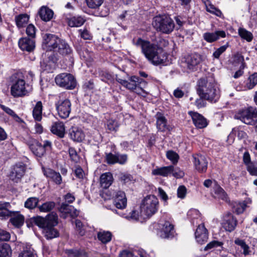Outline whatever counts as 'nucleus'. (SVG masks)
Returning a JSON list of instances; mask_svg holds the SVG:
<instances>
[{
    "mask_svg": "<svg viewBox=\"0 0 257 257\" xmlns=\"http://www.w3.org/2000/svg\"><path fill=\"white\" fill-rule=\"evenodd\" d=\"M136 45L141 48L145 57L155 65L163 64L167 59V56L163 49L157 45L144 41L141 38L138 39Z\"/></svg>",
    "mask_w": 257,
    "mask_h": 257,
    "instance_id": "1",
    "label": "nucleus"
},
{
    "mask_svg": "<svg viewBox=\"0 0 257 257\" xmlns=\"http://www.w3.org/2000/svg\"><path fill=\"white\" fill-rule=\"evenodd\" d=\"M33 222L39 227L43 229L45 237L52 239L59 236V231L54 228L58 224V216L54 212L48 214L46 217L37 216L32 218Z\"/></svg>",
    "mask_w": 257,
    "mask_h": 257,
    "instance_id": "2",
    "label": "nucleus"
},
{
    "mask_svg": "<svg viewBox=\"0 0 257 257\" xmlns=\"http://www.w3.org/2000/svg\"><path fill=\"white\" fill-rule=\"evenodd\" d=\"M197 93L200 97L210 102H215L219 98L216 84L212 78H201L197 82Z\"/></svg>",
    "mask_w": 257,
    "mask_h": 257,
    "instance_id": "3",
    "label": "nucleus"
},
{
    "mask_svg": "<svg viewBox=\"0 0 257 257\" xmlns=\"http://www.w3.org/2000/svg\"><path fill=\"white\" fill-rule=\"evenodd\" d=\"M152 25L157 32L165 34L171 33L175 28V23L173 20L166 15L155 17L153 18Z\"/></svg>",
    "mask_w": 257,
    "mask_h": 257,
    "instance_id": "4",
    "label": "nucleus"
},
{
    "mask_svg": "<svg viewBox=\"0 0 257 257\" xmlns=\"http://www.w3.org/2000/svg\"><path fill=\"white\" fill-rule=\"evenodd\" d=\"M158 205V199L155 196H147L141 204L140 215L144 219L150 217L157 212Z\"/></svg>",
    "mask_w": 257,
    "mask_h": 257,
    "instance_id": "5",
    "label": "nucleus"
},
{
    "mask_svg": "<svg viewBox=\"0 0 257 257\" xmlns=\"http://www.w3.org/2000/svg\"><path fill=\"white\" fill-rule=\"evenodd\" d=\"M234 118L245 124L255 125L257 122V110L252 107L240 110L235 114Z\"/></svg>",
    "mask_w": 257,
    "mask_h": 257,
    "instance_id": "6",
    "label": "nucleus"
},
{
    "mask_svg": "<svg viewBox=\"0 0 257 257\" xmlns=\"http://www.w3.org/2000/svg\"><path fill=\"white\" fill-rule=\"evenodd\" d=\"M55 80L57 85L68 89H74L76 85L74 76L70 73L60 74L55 77Z\"/></svg>",
    "mask_w": 257,
    "mask_h": 257,
    "instance_id": "7",
    "label": "nucleus"
},
{
    "mask_svg": "<svg viewBox=\"0 0 257 257\" xmlns=\"http://www.w3.org/2000/svg\"><path fill=\"white\" fill-rule=\"evenodd\" d=\"M11 93L14 97H21L27 95L28 92L26 88L25 81L21 78L14 80L11 87Z\"/></svg>",
    "mask_w": 257,
    "mask_h": 257,
    "instance_id": "8",
    "label": "nucleus"
},
{
    "mask_svg": "<svg viewBox=\"0 0 257 257\" xmlns=\"http://www.w3.org/2000/svg\"><path fill=\"white\" fill-rule=\"evenodd\" d=\"M58 115L63 119L69 117L71 111V103L68 99L59 100L55 104Z\"/></svg>",
    "mask_w": 257,
    "mask_h": 257,
    "instance_id": "9",
    "label": "nucleus"
},
{
    "mask_svg": "<svg viewBox=\"0 0 257 257\" xmlns=\"http://www.w3.org/2000/svg\"><path fill=\"white\" fill-rule=\"evenodd\" d=\"M201 61V56L198 54H193L185 56L182 61L183 67L194 71Z\"/></svg>",
    "mask_w": 257,
    "mask_h": 257,
    "instance_id": "10",
    "label": "nucleus"
},
{
    "mask_svg": "<svg viewBox=\"0 0 257 257\" xmlns=\"http://www.w3.org/2000/svg\"><path fill=\"white\" fill-rule=\"evenodd\" d=\"M59 211L60 212V217L66 219L68 217L74 218L78 216V211L72 205L67 204L66 202L62 203L60 207Z\"/></svg>",
    "mask_w": 257,
    "mask_h": 257,
    "instance_id": "11",
    "label": "nucleus"
},
{
    "mask_svg": "<svg viewBox=\"0 0 257 257\" xmlns=\"http://www.w3.org/2000/svg\"><path fill=\"white\" fill-rule=\"evenodd\" d=\"M61 39L57 36L52 34H46L44 37L43 42V46L47 50L51 51L57 48L58 45L59 44Z\"/></svg>",
    "mask_w": 257,
    "mask_h": 257,
    "instance_id": "12",
    "label": "nucleus"
},
{
    "mask_svg": "<svg viewBox=\"0 0 257 257\" xmlns=\"http://www.w3.org/2000/svg\"><path fill=\"white\" fill-rule=\"evenodd\" d=\"M25 167L22 164H16L13 166L10 172L9 177L11 180L16 183L19 182L24 175Z\"/></svg>",
    "mask_w": 257,
    "mask_h": 257,
    "instance_id": "13",
    "label": "nucleus"
},
{
    "mask_svg": "<svg viewBox=\"0 0 257 257\" xmlns=\"http://www.w3.org/2000/svg\"><path fill=\"white\" fill-rule=\"evenodd\" d=\"M70 138L75 142H81L85 139V134L83 130L77 126H72L68 131Z\"/></svg>",
    "mask_w": 257,
    "mask_h": 257,
    "instance_id": "14",
    "label": "nucleus"
},
{
    "mask_svg": "<svg viewBox=\"0 0 257 257\" xmlns=\"http://www.w3.org/2000/svg\"><path fill=\"white\" fill-rule=\"evenodd\" d=\"M195 169L199 172H205L207 170L208 162L206 158L201 155L193 156Z\"/></svg>",
    "mask_w": 257,
    "mask_h": 257,
    "instance_id": "15",
    "label": "nucleus"
},
{
    "mask_svg": "<svg viewBox=\"0 0 257 257\" xmlns=\"http://www.w3.org/2000/svg\"><path fill=\"white\" fill-rule=\"evenodd\" d=\"M114 197V205L118 209L125 208L127 204V199L123 191H117L113 195Z\"/></svg>",
    "mask_w": 257,
    "mask_h": 257,
    "instance_id": "16",
    "label": "nucleus"
},
{
    "mask_svg": "<svg viewBox=\"0 0 257 257\" xmlns=\"http://www.w3.org/2000/svg\"><path fill=\"white\" fill-rule=\"evenodd\" d=\"M19 46L20 49L23 51L31 52L33 51L35 48V42L34 39L24 37L19 40Z\"/></svg>",
    "mask_w": 257,
    "mask_h": 257,
    "instance_id": "17",
    "label": "nucleus"
},
{
    "mask_svg": "<svg viewBox=\"0 0 257 257\" xmlns=\"http://www.w3.org/2000/svg\"><path fill=\"white\" fill-rule=\"evenodd\" d=\"M195 238L197 241L202 244L207 241L208 239V233L206 228L204 224H201L198 225L195 233Z\"/></svg>",
    "mask_w": 257,
    "mask_h": 257,
    "instance_id": "18",
    "label": "nucleus"
},
{
    "mask_svg": "<svg viewBox=\"0 0 257 257\" xmlns=\"http://www.w3.org/2000/svg\"><path fill=\"white\" fill-rule=\"evenodd\" d=\"M44 175L48 178L50 179L57 185H60L62 182V177L59 172L50 169H43Z\"/></svg>",
    "mask_w": 257,
    "mask_h": 257,
    "instance_id": "19",
    "label": "nucleus"
},
{
    "mask_svg": "<svg viewBox=\"0 0 257 257\" xmlns=\"http://www.w3.org/2000/svg\"><path fill=\"white\" fill-rule=\"evenodd\" d=\"M189 113L192 117L194 125L197 127L202 128L207 126V120L202 115L192 111L189 112Z\"/></svg>",
    "mask_w": 257,
    "mask_h": 257,
    "instance_id": "20",
    "label": "nucleus"
},
{
    "mask_svg": "<svg viewBox=\"0 0 257 257\" xmlns=\"http://www.w3.org/2000/svg\"><path fill=\"white\" fill-rule=\"evenodd\" d=\"M236 224V219L231 213H228L224 217L223 227L226 231L231 232L235 229Z\"/></svg>",
    "mask_w": 257,
    "mask_h": 257,
    "instance_id": "21",
    "label": "nucleus"
},
{
    "mask_svg": "<svg viewBox=\"0 0 257 257\" xmlns=\"http://www.w3.org/2000/svg\"><path fill=\"white\" fill-rule=\"evenodd\" d=\"M174 227L173 225L169 221H166L163 224L159 232L161 238H169L173 235Z\"/></svg>",
    "mask_w": 257,
    "mask_h": 257,
    "instance_id": "22",
    "label": "nucleus"
},
{
    "mask_svg": "<svg viewBox=\"0 0 257 257\" xmlns=\"http://www.w3.org/2000/svg\"><path fill=\"white\" fill-rule=\"evenodd\" d=\"M225 33L223 31H217L214 33L207 32L203 34L204 39L209 43H212L218 40L219 38H224Z\"/></svg>",
    "mask_w": 257,
    "mask_h": 257,
    "instance_id": "23",
    "label": "nucleus"
},
{
    "mask_svg": "<svg viewBox=\"0 0 257 257\" xmlns=\"http://www.w3.org/2000/svg\"><path fill=\"white\" fill-rule=\"evenodd\" d=\"M38 14L43 21L48 22L52 19L54 13L53 11L48 7L42 6L40 9Z\"/></svg>",
    "mask_w": 257,
    "mask_h": 257,
    "instance_id": "24",
    "label": "nucleus"
},
{
    "mask_svg": "<svg viewBox=\"0 0 257 257\" xmlns=\"http://www.w3.org/2000/svg\"><path fill=\"white\" fill-rule=\"evenodd\" d=\"M251 200L249 198L246 199L243 202H235L233 204V211L237 214L242 213L248 206V204H251Z\"/></svg>",
    "mask_w": 257,
    "mask_h": 257,
    "instance_id": "25",
    "label": "nucleus"
},
{
    "mask_svg": "<svg viewBox=\"0 0 257 257\" xmlns=\"http://www.w3.org/2000/svg\"><path fill=\"white\" fill-rule=\"evenodd\" d=\"M113 178L110 172L102 174L100 178V183L101 187L104 189L108 188L112 183Z\"/></svg>",
    "mask_w": 257,
    "mask_h": 257,
    "instance_id": "26",
    "label": "nucleus"
},
{
    "mask_svg": "<svg viewBox=\"0 0 257 257\" xmlns=\"http://www.w3.org/2000/svg\"><path fill=\"white\" fill-rule=\"evenodd\" d=\"M52 133L62 138L65 135V126L63 122L58 121L54 122L51 126Z\"/></svg>",
    "mask_w": 257,
    "mask_h": 257,
    "instance_id": "27",
    "label": "nucleus"
},
{
    "mask_svg": "<svg viewBox=\"0 0 257 257\" xmlns=\"http://www.w3.org/2000/svg\"><path fill=\"white\" fill-rule=\"evenodd\" d=\"M129 81H127L125 87L132 91L134 90L138 85H141L142 83L146 84V81L136 76H131Z\"/></svg>",
    "mask_w": 257,
    "mask_h": 257,
    "instance_id": "28",
    "label": "nucleus"
},
{
    "mask_svg": "<svg viewBox=\"0 0 257 257\" xmlns=\"http://www.w3.org/2000/svg\"><path fill=\"white\" fill-rule=\"evenodd\" d=\"M10 222L16 227L19 228L24 222V217L18 212H13L11 215Z\"/></svg>",
    "mask_w": 257,
    "mask_h": 257,
    "instance_id": "29",
    "label": "nucleus"
},
{
    "mask_svg": "<svg viewBox=\"0 0 257 257\" xmlns=\"http://www.w3.org/2000/svg\"><path fill=\"white\" fill-rule=\"evenodd\" d=\"M173 171V166H169L156 168L152 171L154 175H160L167 177Z\"/></svg>",
    "mask_w": 257,
    "mask_h": 257,
    "instance_id": "30",
    "label": "nucleus"
},
{
    "mask_svg": "<svg viewBox=\"0 0 257 257\" xmlns=\"http://www.w3.org/2000/svg\"><path fill=\"white\" fill-rule=\"evenodd\" d=\"M167 120L161 113H159L157 114L156 125L158 131L164 132L168 128L167 125Z\"/></svg>",
    "mask_w": 257,
    "mask_h": 257,
    "instance_id": "31",
    "label": "nucleus"
},
{
    "mask_svg": "<svg viewBox=\"0 0 257 257\" xmlns=\"http://www.w3.org/2000/svg\"><path fill=\"white\" fill-rule=\"evenodd\" d=\"M30 148L33 154L39 157H41L45 153V149L42 147V145L37 142H35Z\"/></svg>",
    "mask_w": 257,
    "mask_h": 257,
    "instance_id": "32",
    "label": "nucleus"
},
{
    "mask_svg": "<svg viewBox=\"0 0 257 257\" xmlns=\"http://www.w3.org/2000/svg\"><path fill=\"white\" fill-rule=\"evenodd\" d=\"M43 104L41 101H38L33 110V116L36 121L41 120L42 116Z\"/></svg>",
    "mask_w": 257,
    "mask_h": 257,
    "instance_id": "33",
    "label": "nucleus"
},
{
    "mask_svg": "<svg viewBox=\"0 0 257 257\" xmlns=\"http://www.w3.org/2000/svg\"><path fill=\"white\" fill-rule=\"evenodd\" d=\"M10 204L8 202L0 203V219H4L11 216L13 212L9 210Z\"/></svg>",
    "mask_w": 257,
    "mask_h": 257,
    "instance_id": "34",
    "label": "nucleus"
},
{
    "mask_svg": "<svg viewBox=\"0 0 257 257\" xmlns=\"http://www.w3.org/2000/svg\"><path fill=\"white\" fill-rule=\"evenodd\" d=\"M58 52L62 55L70 54L72 50L69 45L64 40H61L59 44L58 45Z\"/></svg>",
    "mask_w": 257,
    "mask_h": 257,
    "instance_id": "35",
    "label": "nucleus"
},
{
    "mask_svg": "<svg viewBox=\"0 0 257 257\" xmlns=\"http://www.w3.org/2000/svg\"><path fill=\"white\" fill-rule=\"evenodd\" d=\"M97 236L99 241L102 243L106 244L111 240L112 234L108 231L101 230L97 232Z\"/></svg>",
    "mask_w": 257,
    "mask_h": 257,
    "instance_id": "36",
    "label": "nucleus"
},
{
    "mask_svg": "<svg viewBox=\"0 0 257 257\" xmlns=\"http://www.w3.org/2000/svg\"><path fill=\"white\" fill-rule=\"evenodd\" d=\"M29 20V16L26 14H20L15 17L16 25L19 28L25 27Z\"/></svg>",
    "mask_w": 257,
    "mask_h": 257,
    "instance_id": "37",
    "label": "nucleus"
},
{
    "mask_svg": "<svg viewBox=\"0 0 257 257\" xmlns=\"http://www.w3.org/2000/svg\"><path fill=\"white\" fill-rule=\"evenodd\" d=\"M12 249L9 244L3 243L0 244V257H11Z\"/></svg>",
    "mask_w": 257,
    "mask_h": 257,
    "instance_id": "38",
    "label": "nucleus"
},
{
    "mask_svg": "<svg viewBox=\"0 0 257 257\" xmlns=\"http://www.w3.org/2000/svg\"><path fill=\"white\" fill-rule=\"evenodd\" d=\"M85 22L83 18L80 16L73 17L68 19V24L70 27H80L82 26Z\"/></svg>",
    "mask_w": 257,
    "mask_h": 257,
    "instance_id": "39",
    "label": "nucleus"
},
{
    "mask_svg": "<svg viewBox=\"0 0 257 257\" xmlns=\"http://www.w3.org/2000/svg\"><path fill=\"white\" fill-rule=\"evenodd\" d=\"M214 193L213 196L214 198L221 199L223 200L227 201V197L226 193L223 189L218 185L214 187Z\"/></svg>",
    "mask_w": 257,
    "mask_h": 257,
    "instance_id": "40",
    "label": "nucleus"
},
{
    "mask_svg": "<svg viewBox=\"0 0 257 257\" xmlns=\"http://www.w3.org/2000/svg\"><path fill=\"white\" fill-rule=\"evenodd\" d=\"M55 203L53 201H48L38 207L40 212H48L51 211L55 207Z\"/></svg>",
    "mask_w": 257,
    "mask_h": 257,
    "instance_id": "41",
    "label": "nucleus"
},
{
    "mask_svg": "<svg viewBox=\"0 0 257 257\" xmlns=\"http://www.w3.org/2000/svg\"><path fill=\"white\" fill-rule=\"evenodd\" d=\"M238 34L241 38L245 40L247 42H250L253 39L252 33L244 28L238 29Z\"/></svg>",
    "mask_w": 257,
    "mask_h": 257,
    "instance_id": "42",
    "label": "nucleus"
},
{
    "mask_svg": "<svg viewBox=\"0 0 257 257\" xmlns=\"http://www.w3.org/2000/svg\"><path fill=\"white\" fill-rule=\"evenodd\" d=\"M39 200L37 197L29 198L25 203V207L29 209H33L37 206Z\"/></svg>",
    "mask_w": 257,
    "mask_h": 257,
    "instance_id": "43",
    "label": "nucleus"
},
{
    "mask_svg": "<svg viewBox=\"0 0 257 257\" xmlns=\"http://www.w3.org/2000/svg\"><path fill=\"white\" fill-rule=\"evenodd\" d=\"M257 84V73H254L251 75L248 79V82L246 84V87L248 89H251Z\"/></svg>",
    "mask_w": 257,
    "mask_h": 257,
    "instance_id": "44",
    "label": "nucleus"
},
{
    "mask_svg": "<svg viewBox=\"0 0 257 257\" xmlns=\"http://www.w3.org/2000/svg\"><path fill=\"white\" fill-rule=\"evenodd\" d=\"M119 180L124 184H130L134 181L133 177L132 175L124 173L120 174Z\"/></svg>",
    "mask_w": 257,
    "mask_h": 257,
    "instance_id": "45",
    "label": "nucleus"
},
{
    "mask_svg": "<svg viewBox=\"0 0 257 257\" xmlns=\"http://www.w3.org/2000/svg\"><path fill=\"white\" fill-rule=\"evenodd\" d=\"M88 7L91 9H97L103 4L104 0H86Z\"/></svg>",
    "mask_w": 257,
    "mask_h": 257,
    "instance_id": "46",
    "label": "nucleus"
},
{
    "mask_svg": "<svg viewBox=\"0 0 257 257\" xmlns=\"http://www.w3.org/2000/svg\"><path fill=\"white\" fill-rule=\"evenodd\" d=\"M107 128L110 131L116 132L119 126L117 121L114 119H110L107 120Z\"/></svg>",
    "mask_w": 257,
    "mask_h": 257,
    "instance_id": "47",
    "label": "nucleus"
},
{
    "mask_svg": "<svg viewBox=\"0 0 257 257\" xmlns=\"http://www.w3.org/2000/svg\"><path fill=\"white\" fill-rule=\"evenodd\" d=\"M234 243L240 246L243 249V253L244 254H247L248 253V246L246 244L245 242L239 238H236L234 240Z\"/></svg>",
    "mask_w": 257,
    "mask_h": 257,
    "instance_id": "48",
    "label": "nucleus"
},
{
    "mask_svg": "<svg viewBox=\"0 0 257 257\" xmlns=\"http://www.w3.org/2000/svg\"><path fill=\"white\" fill-rule=\"evenodd\" d=\"M36 32V28L33 25L29 24L27 26L26 33L29 37L31 38V39H34L35 38Z\"/></svg>",
    "mask_w": 257,
    "mask_h": 257,
    "instance_id": "49",
    "label": "nucleus"
},
{
    "mask_svg": "<svg viewBox=\"0 0 257 257\" xmlns=\"http://www.w3.org/2000/svg\"><path fill=\"white\" fill-rule=\"evenodd\" d=\"M120 257H144L143 255L138 252H132L127 250H123L120 254Z\"/></svg>",
    "mask_w": 257,
    "mask_h": 257,
    "instance_id": "50",
    "label": "nucleus"
},
{
    "mask_svg": "<svg viewBox=\"0 0 257 257\" xmlns=\"http://www.w3.org/2000/svg\"><path fill=\"white\" fill-rule=\"evenodd\" d=\"M167 158L171 161L173 164L176 163L179 159L178 155L173 151H169L166 153Z\"/></svg>",
    "mask_w": 257,
    "mask_h": 257,
    "instance_id": "51",
    "label": "nucleus"
},
{
    "mask_svg": "<svg viewBox=\"0 0 257 257\" xmlns=\"http://www.w3.org/2000/svg\"><path fill=\"white\" fill-rule=\"evenodd\" d=\"M247 169L251 175L257 176V162L249 164Z\"/></svg>",
    "mask_w": 257,
    "mask_h": 257,
    "instance_id": "52",
    "label": "nucleus"
},
{
    "mask_svg": "<svg viewBox=\"0 0 257 257\" xmlns=\"http://www.w3.org/2000/svg\"><path fill=\"white\" fill-rule=\"evenodd\" d=\"M233 61L236 63H241L242 68L243 69L245 67V63L244 62V57L240 54L237 53L234 55L233 57Z\"/></svg>",
    "mask_w": 257,
    "mask_h": 257,
    "instance_id": "53",
    "label": "nucleus"
},
{
    "mask_svg": "<svg viewBox=\"0 0 257 257\" xmlns=\"http://www.w3.org/2000/svg\"><path fill=\"white\" fill-rule=\"evenodd\" d=\"M76 229L78 233L81 235L83 236L85 234V230L83 228V225L82 223L79 220H75Z\"/></svg>",
    "mask_w": 257,
    "mask_h": 257,
    "instance_id": "54",
    "label": "nucleus"
},
{
    "mask_svg": "<svg viewBox=\"0 0 257 257\" xmlns=\"http://www.w3.org/2000/svg\"><path fill=\"white\" fill-rule=\"evenodd\" d=\"M117 155L108 153L106 154V160L108 164H113L117 163Z\"/></svg>",
    "mask_w": 257,
    "mask_h": 257,
    "instance_id": "55",
    "label": "nucleus"
},
{
    "mask_svg": "<svg viewBox=\"0 0 257 257\" xmlns=\"http://www.w3.org/2000/svg\"><path fill=\"white\" fill-rule=\"evenodd\" d=\"M228 47V45H225L221 46L219 48H218L213 54V56L215 58H219L220 56L225 51L227 48Z\"/></svg>",
    "mask_w": 257,
    "mask_h": 257,
    "instance_id": "56",
    "label": "nucleus"
},
{
    "mask_svg": "<svg viewBox=\"0 0 257 257\" xmlns=\"http://www.w3.org/2000/svg\"><path fill=\"white\" fill-rule=\"evenodd\" d=\"M20 255L21 257H37L35 251L31 249L24 250Z\"/></svg>",
    "mask_w": 257,
    "mask_h": 257,
    "instance_id": "57",
    "label": "nucleus"
},
{
    "mask_svg": "<svg viewBox=\"0 0 257 257\" xmlns=\"http://www.w3.org/2000/svg\"><path fill=\"white\" fill-rule=\"evenodd\" d=\"M222 244L223 243L222 242L213 240L207 244V245L205 247L204 250H207L214 247L221 246Z\"/></svg>",
    "mask_w": 257,
    "mask_h": 257,
    "instance_id": "58",
    "label": "nucleus"
},
{
    "mask_svg": "<svg viewBox=\"0 0 257 257\" xmlns=\"http://www.w3.org/2000/svg\"><path fill=\"white\" fill-rule=\"evenodd\" d=\"M10 237L9 232L0 229V241H8Z\"/></svg>",
    "mask_w": 257,
    "mask_h": 257,
    "instance_id": "59",
    "label": "nucleus"
},
{
    "mask_svg": "<svg viewBox=\"0 0 257 257\" xmlns=\"http://www.w3.org/2000/svg\"><path fill=\"white\" fill-rule=\"evenodd\" d=\"M69 154L72 161L75 162L77 161L78 160V156L74 148H70L69 149Z\"/></svg>",
    "mask_w": 257,
    "mask_h": 257,
    "instance_id": "60",
    "label": "nucleus"
},
{
    "mask_svg": "<svg viewBox=\"0 0 257 257\" xmlns=\"http://www.w3.org/2000/svg\"><path fill=\"white\" fill-rule=\"evenodd\" d=\"M186 194V188L184 186H180L177 190V195L179 198H184Z\"/></svg>",
    "mask_w": 257,
    "mask_h": 257,
    "instance_id": "61",
    "label": "nucleus"
},
{
    "mask_svg": "<svg viewBox=\"0 0 257 257\" xmlns=\"http://www.w3.org/2000/svg\"><path fill=\"white\" fill-rule=\"evenodd\" d=\"M171 174H173V176L177 178H182L184 175V173L182 171L180 170L179 169H175L174 168L173 171L172 172Z\"/></svg>",
    "mask_w": 257,
    "mask_h": 257,
    "instance_id": "62",
    "label": "nucleus"
},
{
    "mask_svg": "<svg viewBox=\"0 0 257 257\" xmlns=\"http://www.w3.org/2000/svg\"><path fill=\"white\" fill-rule=\"evenodd\" d=\"M74 173L76 176L79 179H82L84 175V171L80 167H77L74 170Z\"/></svg>",
    "mask_w": 257,
    "mask_h": 257,
    "instance_id": "63",
    "label": "nucleus"
},
{
    "mask_svg": "<svg viewBox=\"0 0 257 257\" xmlns=\"http://www.w3.org/2000/svg\"><path fill=\"white\" fill-rule=\"evenodd\" d=\"M0 107L6 113H7L8 114L10 115L12 117H13L16 114V113L12 109L5 105H1L0 106Z\"/></svg>",
    "mask_w": 257,
    "mask_h": 257,
    "instance_id": "64",
    "label": "nucleus"
}]
</instances>
